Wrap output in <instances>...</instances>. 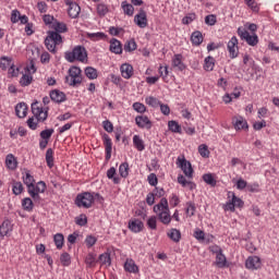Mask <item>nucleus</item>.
<instances>
[{"label": "nucleus", "instance_id": "1", "mask_svg": "<svg viewBox=\"0 0 279 279\" xmlns=\"http://www.w3.org/2000/svg\"><path fill=\"white\" fill-rule=\"evenodd\" d=\"M47 34L45 46L50 53H56V47H58V45H62L63 43L62 35L54 31H48Z\"/></svg>", "mask_w": 279, "mask_h": 279}, {"label": "nucleus", "instance_id": "2", "mask_svg": "<svg viewBox=\"0 0 279 279\" xmlns=\"http://www.w3.org/2000/svg\"><path fill=\"white\" fill-rule=\"evenodd\" d=\"M88 58V52L84 46H75L72 51L65 52V60L68 62H84Z\"/></svg>", "mask_w": 279, "mask_h": 279}, {"label": "nucleus", "instance_id": "3", "mask_svg": "<svg viewBox=\"0 0 279 279\" xmlns=\"http://www.w3.org/2000/svg\"><path fill=\"white\" fill-rule=\"evenodd\" d=\"M82 69L73 65L69 69V75L65 76V84L69 86H73V88H77L80 84H82Z\"/></svg>", "mask_w": 279, "mask_h": 279}, {"label": "nucleus", "instance_id": "4", "mask_svg": "<svg viewBox=\"0 0 279 279\" xmlns=\"http://www.w3.org/2000/svg\"><path fill=\"white\" fill-rule=\"evenodd\" d=\"M95 202V196L89 192L81 193L76 196L75 204L78 208H90Z\"/></svg>", "mask_w": 279, "mask_h": 279}, {"label": "nucleus", "instance_id": "5", "mask_svg": "<svg viewBox=\"0 0 279 279\" xmlns=\"http://www.w3.org/2000/svg\"><path fill=\"white\" fill-rule=\"evenodd\" d=\"M238 36H240L241 40H245L251 47H256L258 45V35H250V32L243 27L238 28Z\"/></svg>", "mask_w": 279, "mask_h": 279}, {"label": "nucleus", "instance_id": "6", "mask_svg": "<svg viewBox=\"0 0 279 279\" xmlns=\"http://www.w3.org/2000/svg\"><path fill=\"white\" fill-rule=\"evenodd\" d=\"M31 108L37 121H41V122L47 121V117H49V107H47L46 109H43V107L38 106V101H35L32 104Z\"/></svg>", "mask_w": 279, "mask_h": 279}, {"label": "nucleus", "instance_id": "7", "mask_svg": "<svg viewBox=\"0 0 279 279\" xmlns=\"http://www.w3.org/2000/svg\"><path fill=\"white\" fill-rule=\"evenodd\" d=\"M23 182L24 184L27 186V193L31 195V197L37 202L38 199H40V195L36 194L34 192V186L36 185V180L34 179V175H26L23 177Z\"/></svg>", "mask_w": 279, "mask_h": 279}, {"label": "nucleus", "instance_id": "8", "mask_svg": "<svg viewBox=\"0 0 279 279\" xmlns=\"http://www.w3.org/2000/svg\"><path fill=\"white\" fill-rule=\"evenodd\" d=\"M177 166L183 171L184 175H191L193 173V166L191 161L186 160L184 155H181L177 158Z\"/></svg>", "mask_w": 279, "mask_h": 279}, {"label": "nucleus", "instance_id": "9", "mask_svg": "<svg viewBox=\"0 0 279 279\" xmlns=\"http://www.w3.org/2000/svg\"><path fill=\"white\" fill-rule=\"evenodd\" d=\"M239 39H236V36H233L228 45H227V49L229 51V56L232 60H234V58H236L239 56Z\"/></svg>", "mask_w": 279, "mask_h": 279}, {"label": "nucleus", "instance_id": "10", "mask_svg": "<svg viewBox=\"0 0 279 279\" xmlns=\"http://www.w3.org/2000/svg\"><path fill=\"white\" fill-rule=\"evenodd\" d=\"M135 124L142 130H151L154 125V123H151V120H149L147 116H137L135 118Z\"/></svg>", "mask_w": 279, "mask_h": 279}, {"label": "nucleus", "instance_id": "11", "mask_svg": "<svg viewBox=\"0 0 279 279\" xmlns=\"http://www.w3.org/2000/svg\"><path fill=\"white\" fill-rule=\"evenodd\" d=\"M134 23L137 25V27L145 29V27H147V12L141 9L138 14L134 16Z\"/></svg>", "mask_w": 279, "mask_h": 279}, {"label": "nucleus", "instance_id": "12", "mask_svg": "<svg viewBox=\"0 0 279 279\" xmlns=\"http://www.w3.org/2000/svg\"><path fill=\"white\" fill-rule=\"evenodd\" d=\"M102 141L105 145V151H106V160H110L112 158V138H110L109 134L102 135Z\"/></svg>", "mask_w": 279, "mask_h": 279}, {"label": "nucleus", "instance_id": "13", "mask_svg": "<svg viewBox=\"0 0 279 279\" xmlns=\"http://www.w3.org/2000/svg\"><path fill=\"white\" fill-rule=\"evenodd\" d=\"M262 265L260 257L258 256H251L245 262L246 269H260Z\"/></svg>", "mask_w": 279, "mask_h": 279}, {"label": "nucleus", "instance_id": "14", "mask_svg": "<svg viewBox=\"0 0 279 279\" xmlns=\"http://www.w3.org/2000/svg\"><path fill=\"white\" fill-rule=\"evenodd\" d=\"M193 175H179L178 182L185 189H190V191H193L195 189V184L193 183Z\"/></svg>", "mask_w": 279, "mask_h": 279}, {"label": "nucleus", "instance_id": "15", "mask_svg": "<svg viewBox=\"0 0 279 279\" xmlns=\"http://www.w3.org/2000/svg\"><path fill=\"white\" fill-rule=\"evenodd\" d=\"M50 99L54 101V104H62L66 101V94L60 89H54L50 92Z\"/></svg>", "mask_w": 279, "mask_h": 279}, {"label": "nucleus", "instance_id": "16", "mask_svg": "<svg viewBox=\"0 0 279 279\" xmlns=\"http://www.w3.org/2000/svg\"><path fill=\"white\" fill-rule=\"evenodd\" d=\"M143 228H145V225L140 219L134 218L129 221V230L131 232H143Z\"/></svg>", "mask_w": 279, "mask_h": 279}, {"label": "nucleus", "instance_id": "17", "mask_svg": "<svg viewBox=\"0 0 279 279\" xmlns=\"http://www.w3.org/2000/svg\"><path fill=\"white\" fill-rule=\"evenodd\" d=\"M121 75L124 80H130L134 75V68L130 63H124L120 66Z\"/></svg>", "mask_w": 279, "mask_h": 279}, {"label": "nucleus", "instance_id": "18", "mask_svg": "<svg viewBox=\"0 0 279 279\" xmlns=\"http://www.w3.org/2000/svg\"><path fill=\"white\" fill-rule=\"evenodd\" d=\"M234 130H247V121L243 117L238 116L232 119Z\"/></svg>", "mask_w": 279, "mask_h": 279}, {"label": "nucleus", "instance_id": "19", "mask_svg": "<svg viewBox=\"0 0 279 279\" xmlns=\"http://www.w3.org/2000/svg\"><path fill=\"white\" fill-rule=\"evenodd\" d=\"M109 49L111 53H116L117 56H121V53H123V46L121 45V41H119L117 38H112L110 40Z\"/></svg>", "mask_w": 279, "mask_h": 279}, {"label": "nucleus", "instance_id": "20", "mask_svg": "<svg viewBox=\"0 0 279 279\" xmlns=\"http://www.w3.org/2000/svg\"><path fill=\"white\" fill-rule=\"evenodd\" d=\"M15 114L19 119H25L27 117V105L25 102H20L15 106Z\"/></svg>", "mask_w": 279, "mask_h": 279}, {"label": "nucleus", "instance_id": "21", "mask_svg": "<svg viewBox=\"0 0 279 279\" xmlns=\"http://www.w3.org/2000/svg\"><path fill=\"white\" fill-rule=\"evenodd\" d=\"M51 29H54L53 32H57V34H66V32H69V27H66V24L58 20L54 21V23L51 26Z\"/></svg>", "mask_w": 279, "mask_h": 279}, {"label": "nucleus", "instance_id": "22", "mask_svg": "<svg viewBox=\"0 0 279 279\" xmlns=\"http://www.w3.org/2000/svg\"><path fill=\"white\" fill-rule=\"evenodd\" d=\"M191 41L194 47H199L204 43V35L199 31H195L191 35Z\"/></svg>", "mask_w": 279, "mask_h": 279}, {"label": "nucleus", "instance_id": "23", "mask_svg": "<svg viewBox=\"0 0 279 279\" xmlns=\"http://www.w3.org/2000/svg\"><path fill=\"white\" fill-rule=\"evenodd\" d=\"M172 66H174V69H178V71H184V69H186V65L184 64V62H182V54H174V57L172 58Z\"/></svg>", "mask_w": 279, "mask_h": 279}, {"label": "nucleus", "instance_id": "24", "mask_svg": "<svg viewBox=\"0 0 279 279\" xmlns=\"http://www.w3.org/2000/svg\"><path fill=\"white\" fill-rule=\"evenodd\" d=\"M80 12H82V8H80V4H77V2L71 4L68 9V14L70 19H77V16H80Z\"/></svg>", "mask_w": 279, "mask_h": 279}, {"label": "nucleus", "instance_id": "25", "mask_svg": "<svg viewBox=\"0 0 279 279\" xmlns=\"http://www.w3.org/2000/svg\"><path fill=\"white\" fill-rule=\"evenodd\" d=\"M215 265L219 267V269H223V267H228V259L226 255H223V251H221L218 255H216Z\"/></svg>", "mask_w": 279, "mask_h": 279}, {"label": "nucleus", "instance_id": "26", "mask_svg": "<svg viewBox=\"0 0 279 279\" xmlns=\"http://www.w3.org/2000/svg\"><path fill=\"white\" fill-rule=\"evenodd\" d=\"M12 231V223L10 220H4L2 225L0 226V236H8L10 232Z\"/></svg>", "mask_w": 279, "mask_h": 279}, {"label": "nucleus", "instance_id": "27", "mask_svg": "<svg viewBox=\"0 0 279 279\" xmlns=\"http://www.w3.org/2000/svg\"><path fill=\"white\" fill-rule=\"evenodd\" d=\"M124 269L125 271H129L130 274H138V266L136 263H134L133 259H128L124 263Z\"/></svg>", "mask_w": 279, "mask_h": 279}, {"label": "nucleus", "instance_id": "28", "mask_svg": "<svg viewBox=\"0 0 279 279\" xmlns=\"http://www.w3.org/2000/svg\"><path fill=\"white\" fill-rule=\"evenodd\" d=\"M159 221L163 223V226H169L171 223V214H169V209L162 210L158 215Z\"/></svg>", "mask_w": 279, "mask_h": 279}, {"label": "nucleus", "instance_id": "29", "mask_svg": "<svg viewBox=\"0 0 279 279\" xmlns=\"http://www.w3.org/2000/svg\"><path fill=\"white\" fill-rule=\"evenodd\" d=\"M133 145L137 151H145V142L141 138V135L133 136Z\"/></svg>", "mask_w": 279, "mask_h": 279}, {"label": "nucleus", "instance_id": "30", "mask_svg": "<svg viewBox=\"0 0 279 279\" xmlns=\"http://www.w3.org/2000/svg\"><path fill=\"white\" fill-rule=\"evenodd\" d=\"M121 8L126 16H134V5L130 4L128 1H122Z\"/></svg>", "mask_w": 279, "mask_h": 279}, {"label": "nucleus", "instance_id": "31", "mask_svg": "<svg viewBox=\"0 0 279 279\" xmlns=\"http://www.w3.org/2000/svg\"><path fill=\"white\" fill-rule=\"evenodd\" d=\"M98 260L99 263H101V265H108V267H110L112 265V259L110 258V251H107L106 253L99 255Z\"/></svg>", "mask_w": 279, "mask_h": 279}, {"label": "nucleus", "instance_id": "32", "mask_svg": "<svg viewBox=\"0 0 279 279\" xmlns=\"http://www.w3.org/2000/svg\"><path fill=\"white\" fill-rule=\"evenodd\" d=\"M168 128L174 134H182V126L175 120L169 121Z\"/></svg>", "mask_w": 279, "mask_h": 279}, {"label": "nucleus", "instance_id": "33", "mask_svg": "<svg viewBox=\"0 0 279 279\" xmlns=\"http://www.w3.org/2000/svg\"><path fill=\"white\" fill-rule=\"evenodd\" d=\"M168 236L174 243H180V239H182V233L178 229H171L170 232H168Z\"/></svg>", "mask_w": 279, "mask_h": 279}, {"label": "nucleus", "instance_id": "34", "mask_svg": "<svg viewBox=\"0 0 279 279\" xmlns=\"http://www.w3.org/2000/svg\"><path fill=\"white\" fill-rule=\"evenodd\" d=\"M53 241L57 250H62V247H64V234L62 233L54 234Z\"/></svg>", "mask_w": 279, "mask_h": 279}, {"label": "nucleus", "instance_id": "35", "mask_svg": "<svg viewBox=\"0 0 279 279\" xmlns=\"http://www.w3.org/2000/svg\"><path fill=\"white\" fill-rule=\"evenodd\" d=\"M204 69H205V71H208V72H210V71H214L215 70V59L213 58V57H207V58H205V60H204Z\"/></svg>", "mask_w": 279, "mask_h": 279}, {"label": "nucleus", "instance_id": "36", "mask_svg": "<svg viewBox=\"0 0 279 279\" xmlns=\"http://www.w3.org/2000/svg\"><path fill=\"white\" fill-rule=\"evenodd\" d=\"M5 165L9 169L14 170L17 165L16 157L12 154L8 155L5 158Z\"/></svg>", "mask_w": 279, "mask_h": 279}, {"label": "nucleus", "instance_id": "37", "mask_svg": "<svg viewBox=\"0 0 279 279\" xmlns=\"http://www.w3.org/2000/svg\"><path fill=\"white\" fill-rule=\"evenodd\" d=\"M228 197H231V202H233V206L238 208H243V201L234 194V192H229Z\"/></svg>", "mask_w": 279, "mask_h": 279}, {"label": "nucleus", "instance_id": "38", "mask_svg": "<svg viewBox=\"0 0 279 279\" xmlns=\"http://www.w3.org/2000/svg\"><path fill=\"white\" fill-rule=\"evenodd\" d=\"M87 38H89V40H104V39L108 38V36L101 32L87 33Z\"/></svg>", "mask_w": 279, "mask_h": 279}, {"label": "nucleus", "instance_id": "39", "mask_svg": "<svg viewBox=\"0 0 279 279\" xmlns=\"http://www.w3.org/2000/svg\"><path fill=\"white\" fill-rule=\"evenodd\" d=\"M85 75H86V77H88V80H97V77H98L97 69H95L93 66H87L85 69Z\"/></svg>", "mask_w": 279, "mask_h": 279}, {"label": "nucleus", "instance_id": "40", "mask_svg": "<svg viewBox=\"0 0 279 279\" xmlns=\"http://www.w3.org/2000/svg\"><path fill=\"white\" fill-rule=\"evenodd\" d=\"M34 189V193L40 195L39 193H45V191H47V184L44 181H39L37 184L35 183Z\"/></svg>", "mask_w": 279, "mask_h": 279}, {"label": "nucleus", "instance_id": "41", "mask_svg": "<svg viewBox=\"0 0 279 279\" xmlns=\"http://www.w3.org/2000/svg\"><path fill=\"white\" fill-rule=\"evenodd\" d=\"M9 66H12V58L2 57L0 59V69H2V71H5L9 69Z\"/></svg>", "mask_w": 279, "mask_h": 279}, {"label": "nucleus", "instance_id": "42", "mask_svg": "<svg viewBox=\"0 0 279 279\" xmlns=\"http://www.w3.org/2000/svg\"><path fill=\"white\" fill-rule=\"evenodd\" d=\"M198 154L202 156V158H209L210 156V150H208V145L206 144H201L198 146Z\"/></svg>", "mask_w": 279, "mask_h": 279}, {"label": "nucleus", "instance_id": "43", "mask_svg": "<svg viewBox=\"0 0 279 279\" xmlns=\"http://www.w3.org/2000/svg\"><path fill=\"white\" fill-rule=\"evenodd\" d=\"M158 71H159V75H160V77H162L163 82L168 83L169 82V80H168V77H169V66L160 65Z\"/></svg>", "mask_w": 279, "mask_h": 279}, {"label": "nucleus", "instance_id": "44", "mask_svg": "<svg viewBox=\"0 0 279 279\" xmlns=\"http://www.w3.org/2000/svg\"><path fill=\"white\" fill-rule=\"evenodd\" d=\"M32 82H34V76H32L29 74H23V76L20 80L21 86H29V84H32Z\"/></svg>", "mask_w": 279, "mask_h": 279}, {"label": "nucleus", "instance_id": "45", "mask_svg": "<svg viewBox=\"0 0 279 279\" xmlns=\"http://www.w3.org/2000/svg\"><path fill=\"white\" fill-rule=\"evenodd\" d=\"M22 206L24 210H28V211L34 210V202L29 197H26L23 199Z\"/></svg>", "mask_w": 279, "mask_h": 279}, {"label": "nucleus", "instance_id": "46", "mask_svg": "<svg viewBox=\"0 0 279 279\" xmlns=\"http://www.w3.org/2000/svg\"><path fill=\"white\" fill-rule=\"evenodd\" d=\"M46 162L48 167H53V149L48 148L46 151Z\"/></svg>", "mask_w": 279, "mask_h": 279}, {"label": "nucleus", "instance_id": "47", "mask_svg": "<svg viewBox=\"0 0 279 279\" xmlns=\"http://www.w3.org/2000/svg\"><path fill=\"white\" fill-rule=\"evenodd\" d=\"M108 12H109L108 5H106L105 3H99L97 5V14L99 16H106V14H108Z\"/></svg>", "mask_w": 279, "mask_h": 279}, {"label": "nucleus", "instance_id": "48", "mask_svg": "<svg viewBox=\"0 0 279 279\" xmlns=\"http://www.w3.org/2000/svg\"><path fill=\"white\" fill-rule=\"evenodd\" d=\"M195 19H197V15L195 13H189L182 19V23L183 25H191V23L194 22Z\"/></svg>", "mask_w": 279, "mask_h": 279}, {"label": "nucleus", "instance_id": "49", "mask_svg": "<svg viewBox=\"0 0 279 279\" xmlns=\"http://www.w3.org/2000/svg\"><path fill=\"white\" fill-rule=\"evenodd\" d=\"M120 175H130V165L128 162H123L119 167Z\"/></svg>", "mask_w": 279, "mask_h": 279}, {"label": "nucleus", "instance_id": "50", "mask_svg": "<svg viewBox=\"0 0 279 279\" xmlns=\"http://www.w3.org/2000/svg\"><path fill=\"white\" fill-rule=\"evenodd\" d=\"M53 129H46L40 132V138H43L44 141H49V138L53 136Z\"/></svg>", "mask_w": 279, "mask_h": 279}, {"label": "nucleus", "instance_id": "51", "mask_svg": "<svg viewBox=\"0 0 279 279\" xmlns=\"http://www.w3.org/2000/svg\"><path fill=\"white\" fill-rule=\"evenodd\" d=\"M203 180L209 186H217V179L214 175H203Z\"/></svg>", "mask_w": 279, "mask_h": 279}, {"label": "nucleus", "instance_id": "52", "mask_svg": "<svg viewBox=\"0 0 279 279\" xmlns=\"http://www.w3.org/2000/svg\"><path fill=\"white\" fill-rule=\"evenodd\" d=\"M60 262L63 267H69V265H71V255H69V253L61 254Z\"/></svg>", "mask_w": 279, "mask_h": 279}, {"label": "nucleus", "instance_id": "53", "mask_svg": "<svg viewBox=\"0 0 279 279\" xmlns=\"http://www.w3.org/2000/svg\"><path fill=\"white\" fill-rule=\"evenodd\" d=\"M136 41L131 39L124 45V51H136Z\"/></svg>", "mask_w": 279, "mask_h": 279}, {"label": "nucleus", "instance_id": "54", "mask_svg": "<svg viewBox=\"0 0 279 279\" xmlns=\"http://www.w3.org/2000/svg\"><path fill=\"white\" fill-rule=\"evenodd\" d=\"M133 110H135V112H140V114H143L147 111V107H145L142 102H134Z\"/></svg>", "mask_w": 279, "mask_h": 279}, {"label": "nucleus", "instance_id": "55", "mask_svg": "<svg viewBox=\"0 0 279 279\" xmlns=\"http://www.w3.org/2000/svg\"><path fill=\"white\" fill-rule=\"evenodd\" d=\"M76 226L84 227L86 223H88V218H86V215L82 214L80 217L75 218Z\"/></svg>", "mask_w": 279, "mask_h": 279}, {"label": "nucleus", "instance_id": "56", "mask_svg": "<svg viewBox=\"0 0 279 279\" xmlns=\"http://www.w3.org/2000/svg\"><path fill=\"white\" fill-rule=\"evenodd\" d=\"M102 128L109 134H111V132H114V125L112 124V122H110V120H105L102 122Z\"/></svg>", "mask_w": 279, "mask_h": 279}, {"label": "nucleus", "instance_id": "57", "mask_svg": "<svg viewBox=\"0 0 279 279\" xmlns=\"http://www.w3.org/2000/svg\"><path fill=\"white\" fill-rule=\"evenodd\" d=\"M43 21H44L45 25H50V27H52V25H53V24L56 23V21H58V20L53 19L52 15L45 14V15L43 16Z\"/></svg>", "mask_w": 279, "mask_h": 279}, {"label": "nucleus", "instance_id": "58", "mask_svg": "<svg viewBox=\"0 0 279 279\" xmlns=\"http://www.w3.org/2000/svg\"><path fill=\"white\" fill-rule=\"evenodd\" d=\"M146 104L151 106V108H158L160 106V102L153 96L146 98Z\"/></svg>", "mask_w": 279, "mask_h": 279}, {"label": "nucleus", "instance_id": "59", "mask_svg": "<svg viewBox=\"0 0 279 279\" xmlns=\"http://www.w3.org/2000/svg\"><path fill=\"white\" fill-rule=\"evenodd\" d=\"M21 193H23V183L15 182L13 184V194L14 195H21Z\"/></svg>", "mask_w": 279, "mask_h": 279}, {"label": "nucleus", "instance_id": "60", "mask_svg": "<svg viewBox=\"0 0 279 279\" xmlns=\"http://www.w3.org/2000/svg\"><path fill=\"white\" fill-rule=\"evenodd\" d=\"M21 19V11L20 10H13L11 12V23H19V20Z\"/></svg>", "mask_w": 279, "mask_h": 279}, {"label": "nucleus", "instance_id": "61", "mask_svg": "<svg viewBox=\"0 0 279 279\" xmlns=\"http://www.w3.org/2000/svg\"><path fill=\"white\" fill-rule=\"evenodd\" d=\"M205 23L206 25H210V26L215 25L217 23V15L215 14L207 15L205 17Z\"/></svg>", "mask_w": 279, "mask_h": 279}, {"label": "nucleus", "instance_id": "62", "mask_svg": "<svg viewBox=\"0 0 279 279\" xmlns=\"http://www.w3.org/2000/svg\"><path fill=\"white\" fill-rule=\"evenodd\" d=\"M186 206V215H189V217H193V215H195V204L190 202Z\"/></svg>", "mask_w": 279, "mask_h": 279}, {"label": "nucleus", "instance_id": "63", "mask_svg": "<svg viewBox=\"0 0 279 279\" xmlns=\"http://www.w3.org/2000/svg\"><path fill=\"white\" fill-rule=\"evenodd\" d=\"M206 236V233H204V231H202L201 229H196L194 232V238H196L197 241H204Z\"/></svg>", "mask_w": 279, "mask_h": 279}, {"label": "nucleus", "instance_id": "64", "mask_svg": "<svg viewBox=\"0 0 279 279\" xmlns=\"http://www.w3.org/2000/svg\"><path fill=\"white\" fill-rule=\"evenodd\" d=\"M85 243H86L87 247H93V245H95V243H97V238H95L93 235H88L85 240Z\"/></svg>", "mask_w": 279, "mask_h": 279}]
</instances>
